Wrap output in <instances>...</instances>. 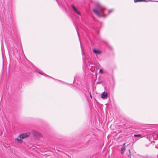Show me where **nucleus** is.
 I'll return each instance as SVG.
<instances>
[{
	"label": "nucleus",
	"mask_w": 158,
	"mask_h": 158,
	"mask_svg": "<svg viewBox=\"0 0 158 158\" xmlns=\"http://www.w3.org/2000/svg\"><path fill=\"white\" fill-rule=\"evenodd\" d=\"M95 7L96 8L92 10L93 12L99 17H102L101 12L105 9V7L98 2L96 3Z\"/></svg>",
	"instance_id": "1"
},
{
	"label": "nucleus",
	"mask_w": 158,
	"mask_h": 158,
	"mask_svg": "<svg viewBox=\"0 0 158 158\" xmlns=\"http://www.w3.org/2000/svg\"><path fill=\"white\" fill-rule=\"evenodd\" d=\"M30 135V133H23L20 135H19V137L20 139H24L29 136Z\"/></svg>",
	"instance_id": "2"
},
{
	"label": "nucleus",
	"mask_w": 158,
	"mask_h": 158,
	"mask_svg": "<svg viewBox=\"0 0 158 158\" xmlns=\"http://www.w3.org/2000/svg\"><path fill=\"white\" fill-rule=\"evenodd\" d=\"M32 133L33 135L37 138H39L41 136L40 133L35 131H33Z\"/></svg>",
	"instance_id": "3"
},
{
	"label": "nucleus",
	"mask_w": 158,
	"mask_h": 158,
	"mask_svg": "<svg viewBox=\"0 0 158 158\" xmlns=\"http://www.w3.org/2000/svg\"><path fill=\"white\" fill-rule=\"evenodd\" d=\"M107 95L108 94L107 93L104 92L101 94V97L102 98H105L107 97Z\"/></svg>",
	"instance_id": "4"
},
{
	"label": "nucleus",
	"mask_w": 158,
	"mask_h": 158,
	"mask_svg": "<svg viewBox=\"0 0 158 158\" xmlns=\"http://www.w3.org/2000/svg\"><path fill=\"white\" fill-rule=\"evenodd\" d=\"M125 143H124L123 144L121 148V153L122 154L123 153L125 150Z\"/></svg>",
	"instance_id": "5"
},
{
	"label": "nucleus",
	"mask_w": 158,
	"mask_h": 158,
	"mask_svg": "<svg viewBox=\"0 0 158 158\" xmlns=\"http://www.w3.org/2000/svg\"><path fill=\"white\" fill-rule=\"evenodd\" d=\"M73 8L74 10L78 14L80 15V13L77 10L76 8L73 5H72L71 6Z\"/></svg>",
	"instance_id": "6"
},
{
	"label": "nucleus",
	"mask_w": 158,
	"mask_h": 158,
	"mask_svg": "<svg viewBox=\"0 0 158 158\" xmlns=\"http://www.w3.org/2000/svg\"><path fill=\"white\" fill-rule=\"evenodd\" d=\"M93 52L96 54H100L101 53V52L100 51L96 49H94L93 51Z\"/></svg>",
	"instance_id": "7"
},
{
	"label": "nucleus",
	"mask_w": 158,
	"mask_h": 158,
	"mask_svg": "<svg viewBox=\"0 0 158 158\" xmlns=\"http://www.w3.org/2000/svg\"><path fill=\"white\" fill-rule=\"evenodd\" d=\"M15 140L19 143H21L23 142V141L21 139H19L18 138H16Z\"/></svg>",
	"instance_id": "8"
},
{
	"label": "nucleus",
	"mask_w": 158,
	"mask_h": 158,
	"mask_svg": "<svg viewBox=\"0 0 158 158\" xmlns=\"http://www.w3.org/2000/svg\"><path fill=\"white\" fill-rule=\"evenodd\" d=\"M127 156L128 158H131V153L130 152V149H129V153L128 154H127Z\"/></svg>",
	"instance_id": "9"
},
{
	"label": "nucleus",
	"mask_w": 158,
	"mask_h": 158,
	"mask_svg": "<svg viewBox=\"0 0 158 158\" xmlns=\"http://www.w3.org/2000/svg\"><path fill=\"white\" fill-rule=\"evenodd\" d=\"M145 1H146V0H135L134 2H141V1L145 2Z\"/></svg>",
	"instance_id": "10"
},
{
	"label": "nucleus",
	"mask_w": 158,
	"mask_h": 158,
	"mask_svg": "<svg viewBox=\"0 0 158 158\" xmlns=\"http://www.w3.org/2000/svg\"><path fill=\"white\" fill-rule=\"evenodd\" d=\"M134 136L135 137H142V135H136L135 134L134 135Z\"/></svg>",
	"instance_id": "11"
},
{
	"label": "nucleus",
	"mask_w": 158,
	"mask_h": 158,
	"mask_svg": "<svg viewBox=\"0 0 158 158\" xmlns=\"http://www.w3.org/2000/svg\"><path fill=\"white\" fill-rule=\"evenodd\" d=\"M113 11V10L112 9H111V10H108V14H109L110 12H112Z\"/></svg>",
	"instance_id": "12"
},
{
	"label": "nucleus",
	"mask_w": 158,
	"mask_h": 158,
	"mask_svg": "<svg viewBox=\"0 0 158 158\" xmlns=\"http://www.w3.org/2000/svg\"><path fill=\"white\" fill-rule=\"evenodd\" d=\"M99 73H103V70L102 69H100L99 70Z\"/></svg>",
	"instance_id": "13"
},
{
	"label": "nucleus",
	"mask_w": 158,
	"mask_h": 158,
	"mask_svg": "<svg viewBox=\"0 0 158 158\" xmlns=\"http://www.w3.org/2000/svg\"><path fill=\"white\" fill-rule=\"evenodd\" d=\"M101 83V82H99L98 83V84H100V83Z\"/></svg>",
	"instance_id": "14"
},
{
	"label": "nucleus",
	"mask_w": 158,
	"mask_h": 158,
	"mask_svg": "<svg viewBox=\"0 0 158 158\" xmlns=\"http://www.w3.org/2000/svg\"><path fill=\"white\" fill-rule=\"evenodd\" d=\"M39 73H40V74H41V75H42V74H43L42 73H40V72H39Z\"/></svg>",
	"instance_id": "15"
},
{
	"label": "nucleus",
	"mask_w": 158,
	"mask_h": 158,
	"mask_svg": "<svg viewBox=\"0 0 158 158\" xmlns=\"http://www.w3.org/2000/svg\"><path fill=\"white\" fill-rule=\"evenodd\" d=\"M90 97H91V98H92V96H91V95H90Z\"/></svg>",
	"instance_id": "16"
},
{
	"label": "nucleus",
	"mask_w": 158,
	"mask_h": 158,
	"mask_svg": "<svg viewBox=\"0 0 158 158\" xmlns=\"http://www.w3.org/2000/svg\"><path fill=\"white\" fill-rule=\"evenodd\" d=\"M157 158H158V155H157Z\"/></svg>",
	"instance_id": "17"
}]
</instances>
